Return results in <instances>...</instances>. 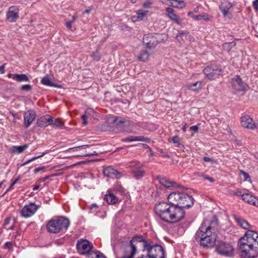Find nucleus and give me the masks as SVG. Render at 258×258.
I'll list each match as a JSON object with an SVG mask.
<instances>
[{"instance_id": "nucleus-1", "label": "nucleus", "mask_w": 258, "mask_h": 258, "mask_svg": "<svg viewBox=\"0 0 258 258\" xmlns=\"http://www.w3.org/2000/svg\"><path fill=\"white\" fill-rule=\"evenodd\" d=\"M235 220L240 226L247 230L239 241L241 256L244 258H254L258 254V233L250 230L251 226L245 220L236 218Z\"/></svg>"}, {"instance_id": "nucleus-2", "label": "nucleus", "mask_w": 258, "mask_h": 258, "mask_svg": "<svg viewBox=\"0 0 258 258\" xmlns=\"http://www.w3.org/2000/svg\"><path fill=\"white\" fill-rule=\"evenodd\" d=\"M133 247H129L127 250L134 253L136 248L142 246L145 258H164V251L162 246L154 244L152 240L141 235L134 237L131 240Z\"/></svg>"}, {"instance_id": "nucleus-3", "label": "nucleus", "mask_w": 258, "mask_h": 258, "mask_svg": "<svg viewBox=\"0 0 258 258\" xmlns=\"http://www.w3.org/2000/svg\"><path fill=\"white\" fill-rule=\"evenodd\" d=\"M156 215L162 220L169 223L179 221L184 216V212L180 207L169 206L165 202L159 203L154 208Z\"/></svg>"}, {"instance_id": "nucleus-4", "label": "nucleus", "mask_w": 258, "mask_h": 258, "mask_svg": "<svg viewBox=\"0 0 258 258\" xmlns=\"http://www.w3.org/2000/svg\"><path fill=\"white\" fill-rule=\"evenodd\" d=\"M212 226H207L203 223L196 235V240L200 242V245L204 247H212L216 246L217 236L212 230Z\"/></svg>"}, {"instance_id": "nucleus-5", "label": "nucleus", "mask_w": 258, "mask_h": 258, "mask_svg": "<svg viewBox=\"0 0 258 258\" xmlns=\"http://www.w3.org/2000/svg\"><path fill=\"white\" fill-rule=\"evenodd\" d=\"M168 201L172 206L180 207V208H189L194 204L192 197L184 193L180 189L171 192L168 196Z\"/></svg>"}, {"instance_id": "nucleus-6", "label": "nucleus", "mask_w": 258, "mask_h": 258, "mask_svg": "<svg viewBox=\"0 0 258 258\" xmlns=\"http://www.w3.org/2000/svg\"><path fill=\"white\" fill-rule=\"evenodd\" d=\"M69 225L68 219L61 217L50 220L47 223V228L49 232L57 233L63 229H67Z\"/></svg>"}, {"instance_id": "nucleus-7", "label": "nucleus", "mask_w": 258, "mask_h": 258, "mask_svg": "<svg viewBox=\"0 0 258 258\" xmlns=\"http://www.w3.org/2000/svg\"><path fill=\"white\" fill-rule=\"evenodd\" d=\"M234 247L229 243L222 241H217L216 244V251L219 254L231 256L234 253Z\"/></svg>"}, {"instance_id": "nucleus-8", "label": "nucleus", "mask_w": 258, "mask_h": 258, "mask_svg": "<svg viewBox=\"0 0 258 258\" xmlns=\"http://www.w3.org/2000/svg\"><path fill=\"white\" fill-rule=\"evenodd\" d=\"M240 123L242 127L253 130L258 129V120L254 121L253 119L248 115L242 116L240 118Z\"/></svg>"}, {"instance_id": "nucleus-9", "label": "nucleus", "mask_w": 258, "mask_h": 258, "mask_svg": "<svg viewBox=\"0 0 258 258\" xmlns=\"http://www.w3.org/2000/svg\"><path fill=\"white\" fill-rule=\"evenodd\" d=\"M93 246L89 241L86 239H80L77 243L78 251L81 254L89 253L92 249Z\"/></svg>"}, {"instance_id": "nucleus-10", "label": "nucleus", "mask_w": 258, "mask_h": 258, "mask_svg": "<svg viewBox=\"0 0 258 258\" xmlns=\"http://www.w3.org/2000/svg\"><path fill=\"white\" fill-rule=\"evenodd\" d=\"M38 207L34 203H30L24 206L20 210L21 216L27 218L32 216L36 212Z\"/></svg>"}, {"instance_id": "nucleus-11", "label": "nucleus", "mask_w": 258, "mask_h": 258, "mask_svg": "<svg viewBox=\"0 0 258 258\" xmlns=\"http://www.w3.org/2000/svg\"><path fill=\"white\" fill-rule=\"evenodd\" d=\"M205 77L209 80H214L217 78L222 72L221 69H214L212 67H207L203 70Z\"/></svg>"}, {"instance_id": "nucleus-12", "label": "nucleus", "mask_w": 258, "mask_h": 258, "mask_svg": "<svg viewBox=\"0 0 258 258\" xmlns=\"http://www.w3.org/2000/svg\"><path fill=\"white\" fill-rule=\"evenodd\" d=\"M19 9L16 6L11 7L7 14V19L10 22H14L16 21L19 17Z\"/></svg>"}, {"instance_id": "nucleus-13", "label": "nucleus", "mask_w": 258, "mask_h": 258, "mask_svg": "<svg viewBox=\"0 0 258 258\" xmlns=\"http://www.w3.org/2000/svg\"><path fill=\"white\" fill-rule=\"evenodd\" d=\"M36 117V114L33 110H29L26 111L24 116V126L28 127L34 121Z\"/></svg>"}, {"instance_id": "nucleus-14", "label": "nucleus", "mask_w": 258, "mask_h": 258, "mask_svg": "<svg viewBox=\"0 0 258 258\" xmlns=\"http://www.w3.org/2000/svg\"><path fill=\"white\" fill-rule=\"evenodd\" d=\"M103 173L105 176L112 178H119L121 177L120 173L111 167H108L104 168Z\"/></svg>"}, {"instance_id": "nucleus-15", "label": "nucleus", "mask_w": 258, "mask_h": 258, "mask_svg": "<svg viewBox=\"0 0 258 258\" xmlns=\"http://www.w3.org/2000/svg\"><path fill=\"white\" fill-rule=\"evenodd\" d=\"M232 86L234 90L237 91H241L245 90V87L240 78L236 76L232 79Z\"/></svg>"}, {"instance_id": "nucleus-16", "label": "nucleus", "mask_w": 258, "mask_h": 258, "mask_svg": "<svg viewBox=\"0 0 258 258\" xmlns=\"http://www.w3.org/2000/svg\"><path fill=\"white\" fill-rule=\"evenodd\" d=\"M242 200L245 202L258 207V199L249 194L241 195Z\"/></svg>"}, {"instance_id": "nucleus-17", "label": "nucleus", "mask_w": 258, "mask_h": 258, "mask_svg": "<svg viewBox=\"0 0 258 258\" xmlns=\"http://www.w3.org/2000/svg\"><path fill=\"white\" fill-rule=\"evenodd\" d=\"M166 11L167 12V15L169 17V18L174 21L175 23H176L178 25H181L182 21L179 18V17L176 15L174 12V10L170 8H167L166 9Z\"/></svg>"}, {"instance_id": "nucleus-18", "label": "nucleus", "mask_w": 258, "mask_h": 258, "mask_svg": "<svg viewBox=\"0 0 258 258\" xmlns=\"http://www.w3.org/2000/svg\"><path fill=\"white\" fill-rule=\"evenodd\" d=\"M203 82L202 81H197L192 84H186L185 88L189 90L192 91H199L203 87Z\"/></svg>"}, {"instance_id": "nucleus-19", "label": "nucleus", "mask_w": 258, "mask_h": 258, "mask_svg": "<svg viewBox=\"0 0 258 258\" xmlns=\"http://www.w3.org/2000/svg\"><path fill=\"white\" fill-rule=\"evenodd\" d=\"M9 77L18 82L29 81V79L26 74H9Z\"/></svg>"}, {"instance_id": "nucleus-20", "label": "nucleus", "mask_w": 258, "mask_h": 258, "mask_svg": "<svg viewBox=\"0 0 258 258\" xmlns=\"http://www.w3.org/2000/svg\"><path fill=\"white\" fill-rule=\"evenodd\" d=\"M232 7V4L227 1H224L220 6V9L224 15L226 16L229 10Z\"/></svg>"}, {"instance_id": "nucleus-21", "label": "nucleus", "mask_w": 258, "mask_h": 258, "mask_svg": "<svg viewBox=\"0 0 258 258\" xmlns=\"http://www.w3.org/2000/svg\"><path fill=\"white\" fill-rule=\"evenodd\" d=\"M50 116L48 115L41 117L37 121V125L42 127L48 126L49 125V120H50Z\"/></svg>"}, {"instance_id": "nucleus-22", "label": "nucleus", "mask_w": 258, "mask_h": 258, "mask_svg": "<svg viewBox=\"0 0 258 258\" xmlns=\"http://www.w3.org/2000/svg\"><path fill=\"white\" fill-rule=\"evenodd\" d=\"M49 125H53L55 127L58 128H62L63 126V122L62 119L55 118L50 116L49 120Z\"/></svg>"}, {"instance_id": "nucleus-23", "label": "nucleus", "mask_w": 258, "mask_h": 258, "mask_svg": "<svg viewBox=\"0 0 258 258\" xmlns=\"http://www.w3.org/2000/svg\"><path fill=\"white\" fill-rule=\"evenodd\" d=\"M159 182L163 185L165 186L167 188H172L176 187V183L174 182H172L168 180L164 177L158 178Z\"/></svg>"}, {"instance_id": "nucleus-24", "label": "nucleus", "mask_w": 258, "mask_h": 258, "mask_svg": "<svg viewBox=\"0 0 258 258\" xmlns=\"http://www.w3.org/2000/svg\"><path fill=\"white\" fill-rule=\"evenodd\" d=\"M104 200L107 203L111 205L114 204L118 201L117 198L110 192H109L108 194L105 195Z\"/></svg>"}, {"instance_id": "nucleus-25", "label": "nucleus", "mask_w": 258, "mask_h": 258, "mask_svg": "<svg viewBox=\"0 0 258 258\" xmlns=\"http://www.w3.org/2000/svg\"><path fill=\"white\" fill-rule=\"evenodd\" d=\"M41 82L43 85L45 86L55 87H59V86H57L53 83L51 78L48 75H46L44 78H43Z\"/></svg>"}, {"instance_id": "nucleus-26", "label": "nucleus", "mask_w": 258, "mask_h": 258, "mask_svg": "<svg viewBox=\"0 0 258 258\" xmlns=\"http://www.w3.org/2000/svg\"><path fill=\"white\" fill-rule=\"evenodd\" d=\"M148 139L145 138L143 136L138 137H129L122 140L124 142H134V141H141V142H147Z\"/></svg>"}, {"instance_id": "nucleus-27", "label": "nucleus", "mask_w": 258, "mask_h": 258, "mask_svg": "<svg viewBox=\"0 0 258 258\" xmlns=\"http://www.w3.org/2000/svg\"><path fill=\"white\" fill-rule=\"evenodd\" d=\"M186 34V31H178V34L176 36V39L179 43L183 44L185 42Z\"/></svg>"}, {"instance_id": "nucleus-28", "label": "nucleus", "mask_w": 258, "mask_h": 258, "mask_svg": "<svg viewBox=\"0 0 258 258\" xmlns=\"http://www.w3.org/2000/svg\"><path fill=\"white\" fill-rule=\"evenodd\" d=\"M150 54L147 50H143L141 52L138 56V59L140 61L146 62L148 60Z\"/></svg>"}, {"instance_id": "nucleus-29", "label": "nucleus", "mask_w": 258, "mask_h": 258, "mask_svg": "<svg viewBox=\"0 0 258 258\" xmlns=\"http://www.w3.org/2000/svg\"><path fill=\"white\" fill-rule=\"evenodd\" d=\"M28 147V146L27 145H24L23 146H13L11 148V151L13 153H21L23 151H24L25 149H26Z\"/></svg>"}, {"instance_id": "nucleus-30", "label": "nucleus", "mask_w": 258, "mask_h": 258, "mask_svg": "<svg viewBox=\"0 0 258 258\" xmlns=\"http://www.w3.org/2000/svg\"><path fill=\"white\" fill-rule=\"evenodd\" d=\"M192 18L196 20H205L206 21H208L211 19V17H210L206 13H203L199 15L192 16Z\"/></svg>"}, {"instance_id": "nucleus-31", "label": "nucleus", "mask_w": 258, "mask_h": 258, "mask_svg": "<svg viewBox=\"0 0 258 258\" xmlns=\"http://www.w3.org/2000/svg\"><path fill=\"white\" fill-rule=\"evenodd\" d=\"M159 43V41L155 38H153L152 40H150L146 43V47L148 48H154Z\"/></svg>"}, {"instance_id": "nucleus-32", "label": "nucleus", "mask_w": 258, "mask_h": 258, "mask_svg": "<svg viewBox=\"0 0 258 258\" xmlns=\"http://www.w3.org/2000/svg\"><path fill=\"white\" fill-rule=\"evenodd\" d=\"M134 176L137 178H140L142 177L144 175V171L141 169H133Z\"/></svg>"}, {"instance_id": "nucleus-33", "label": "nucleus", "mask_w": 258, "mask_h": 258, "mask_svg": "<svg viewBox=\"0 0 258 258\" xmlns=\"http://www.w3.org/2000/svg\"><path fill=\"white\" fill-rule=\"evenodd\" d=\"M148 11H144L142 10H138L137 12V18L138 20L141 21L143 20L144 18L147 15Z\"/></svg>"}, {"instance_id": "nucleus-34", "label": "nucleus", "mask_w": 258, "mask_h": 258, "mask_svg": "<svg viewBox=\"0 0 258 258\" xmlns=\"http://www.w3.org/2000/svg\"><path fill=\"white\" fill-rule=\"evenodd\" d=\"M113 121L116 124L124 123L125 125H127L129 123L128 121L124 120L120 118H113Z\"/></svg>"}, {"instance_id": "nucleus-35", "label": "nucleus", "mask_w": 258, "mask_h": 258, "mask_svg": "<svg viewBox=\"0 0 258 258\" xmlns=\"http://www.w3.org/2000/svg\"><path fill=\"white\" fill-rule=\"evenodd\" d=\"M169 141H172L174 144H175L176 147H180V146H181V144L179 143V139L177 136H174L171 138L169 139Z\"/></svg>"}, {"instance_id": "nucleus-36", "label": "nucleus", "mask_w": 258, "mask_h": 258, "mask_svg": "<svg viewBox=\"0 0 258 258\" xmlns=\"http://www.w3.org/2000/svg\"><path fill=\"white\" fill-rule=\"evenodd\" d=\"M88 147V145H83V146H78V147H74V148H70L69 149H68V152H70V151H79L81 149H85L87 147Z\"/></svg>"}, {"instance_id": "nucleus-37", "label": "nucleus", "mask_w": 258, "mask_h": 258, "mask_svg": "<svg viewBox=\"0 0 258 258\" xmlns=\"http://www.w3.org/2000/svg\"><path fill=\"white\" fill-rule=\"evenodd\" d=\"M235 45V43L233 42L230 43H225L223 44L224 48L227 50H229L231 49L232 47H233Z\"/></svg>"}, {"instance_id": "nucleus-38", "label": "nucleus", "mask_w": 258, "mask_h": 258, "mask_svg": "<svg viewBox=\"0 0 258 258\" xmlns=\"http://www.w3.org/2000/svg\"><path fill=\"white\" fill-rule=\"evenodd\" d=\"M46 153V152H44V153H42L41 155H39V156H38L34 157H33V158H31V159H30L28 160V161H27L24 163V164H25H25H28V163H30V162H31V161H34V160H36V159H38V158H40V157H42V156H44Z\"/></svg>"}, {"instance_id": "nucleus-39", "label": "nucleus", "mask_w": 258, "mask_h": 258, "mask_svg": "<svg viewBox=\"0 0 258 258\" xmlns=\"http://www.w3.org/2000/svg\"><path fill=\"white\" fill-rule=\"evenodd\" d=\"M92 56L93 59L96 61H98L100 58V56L98 51L94 52L92 54Z\"/></svg>"}, {"instance_id": "nucleus-40", "label": "nucleus", "mask_w": 258, "mask_h": 258, "mask_svg": "<svg viewBox=\"0 0 258 258\" xmlns=\"http://www.w3.org/2000/svg\"><path fill=\"white\" fill-rule=\"evenodd\" d=\"M32 89V86L30 85L27 84L21 86V89L24 91H30Z\"/></svg>"}, {"instance_id": "nucleus-41", "label": "nucleus", "mask_w": 258, "mask_h": 258, "mask_svg": "<svg viewBox=\"0 0 258 258\" xmlns=\"http://www.w3.org/2000/svg\"><path fill=\"white\" fill-rule=\"evenodd\" d=\"M186 40H188L189 42H191L194 41V38L192 37L189 33L188 31H187V34H186Z\"/></svg>"}, {"instance_id": "nucleus-42", "label": "nucleus", "mask_w": 258, "mask_h": 258, "mask_svg": "<svg viewBox=\"0 0 258 258\" xmlns=\"http://www.w3.org/2000/svg\"><path fill=\"white\" fill-rule=\"evenodd\" d=\"M240 172L241 174L243 175L245 180L250 178V177L247 173L244 172L243 170H240Z\"/></svg>"}, {"instance_id": "nucleus-43", "label": "nucleus", "mask_w": 258, "mask_h": 258, "mask_svg": "<svg viewBox=\"0 0 258 258\" xmlns=\"http://www.w3.org/2000/svg\"><path fill=\"white\" fill-rule=\"evenodd\" d=\"M82 118L83 119V124L84 125H86L88 124V122L87 121V116L86 114H83L82 115Z\"/></svg>"}, {"instance_id": "nucleus-44", "label": "nucleus", "mask_w": 258, "mask_h": 258, "mask_svg": "<svg viewBox=\"0 0 258 258\" xmlns=\"http://www.w3.org/2000/svg\"><path fill=\"white\" fill-rule=\"evenodd\" d=\"M203 160L206 162H211V163L214 162V160L213 159L210 158L209 157H204Z\"/></svg>"}, {"instance_id": "nucleus-45", "label": "nucleus", "mask_w": 258, "mask_h": 258, "mask_svg": "<svg viewBox=\"0 0 258 258\" xmlns=\"http://www.w3.org/2000/svg\"><path fill=\"white\" fill-rule=\"evenodd\" d=\"M151 4H152L151 2L149 1H147L143 4V7L145 8H148L151 5Z\"/></svg>"}, {"instance_id": "nucleus-46", "label": "nucleus", "mask_w": 258, "mask_h": 258, "mask_svg": "<svg viewBox=\"0 0 258 258\" xmlns=\"http://www.w3.org/2000/svg\"><path fill=\"white\" fill-rule=\"evenodd\" d=\"M201 175L205 179H207V180H209L210 182H214V179L212 178V177H210L209 176H208L206 175H203V174H201Z\"/></svg>"}, {"instance_id": "nucleus-47", "label": "nucleus", "mask_w": 258, "mask_h": 258, "mask_svg": "<svg viewBox=\"0 0 258 258\" xmlns=\"http://www.w3.org/2000/svg\"><path fill=\"white\" fill-rule=\"evenodd\" d=\"M97 155H98V153L96 151H94L92 153L84 155L83 156H84V157H91V156H96Z\"/></svg>"}, {"instance_id": "nucleus-48", "label": "nucleus", "mask_w": 258, "mask_h": 258, "mask_svg": "<svg viewBox=\"0 0 258 258\" xmlns=\"http://www.w3.org/2000/svg\"><path fill=\"white\" fill-rule=\"evenodd\" d=\"M73 21H67L66 22V26L69 29H71L72 26Z\"/></svg>"}, {"instance_id": "nucleus-49", "label": "nucleus", "mask_w": 258, "mask_h": 258, "mask_svg": "<svg viewBox=\"0 0 258 258\" xmlns=\"http://www.w3.org/2000/svg\"><path fill=\"white\" fill-rule=\"evenodd\" d=\"M45 169V167H39V168H35L34 170V173H36L40 171H43Z\"/></svg>"}, {"instance_id": "nucleus-50", "label": "nucleus", "mask_w": 258, "mask_h": 258, "mask_svg": "<svg viewBox=\"0 0 258 258\" xmlns=\"http://www.w3.org/2000/svg\"><path fill=\"white\" fill-rule=\"evenodd\" d=\"M253 6L256 11L258 10V0H255L253 2Z\"/></svg>"}, {"instance_id": "nucleus-51", "label": "nucleus", "mask_w": 258, "mask_h": 258, "mask_svg": "<svg viewBox=\"0 0 258 258\" xmlns=\"http://www.w3.org/2000/svg\"><path fill=\"white\" fill-rule=\"evenodd\" d=\"M54 175H50V176H46L45 177H43V178H41L39 179V181L41 182H44L46 180H47V179H48V178L50 177V176H53Z\"/></svg>"}, {"instance_id": "nucleus-52", "label": "nucleus", "mask_w": 258, "mask_h": 258, "mask_svg": "<svg viewBox=\"0 0 258 258\" xmlns=\"http://www.w3.org/2000/svg\"><path fill=\"white\" fill-rule=\"evenodd\" d=\"M190 130L194 131L195 132H197L199 130V127L197 125H194L190 127Z\"/></svg>"}, {"instance_id": "nucleus-53", "label": "nucleus", "mask_w": 258, "mask_h": 258, "mask_svg": "<svg viewBox=\"0 0 258 258\" xmlns=\"http://www.w3.org/2000/svg\"><path fill=\"white\" fill-rule=\"evenodd\" d=\"M10 220H11V218H7L5 220V222H4V228H7L6 227V226L9 224L10 223Z\"/></svg>"}, {"instance_id": "nucleus-54", "label": "nucleus", "mask_w": 258, "mask_h": 258, "mask_svg": "<svg viewBox=\"0 0 258 258\" xmlns=\"http://www.w3.org/2000/svg\"><path fill=\"white\" fill-rule=\"evenodd\" d=\"M18 179H16L11 184L10 186L9 187V188L7 190H10L18 181Z\"/></svg>"}, {"instance_id": "nucleus-55", "label": "nucleus", "mask_w": 258, "mask_h": 258, "mask_svg": "<svg viewBox=\"0 0 258 258\" xmlns=\"http://www.w3.org/2000/svg\"><path fill=\"white\" fill-rule=\"evenodd\" d=\"M12 246V243L10 242H7L6 243H5V246L7 248H10Z\"/></svg>"}, {"instance_id": "nucleus-56", "label": "nucleus", "mask_w": 258, "mask_h": 258, "mask_svg": "<svg viewBox=\"0 0 258 258\" xmlns=\"http://www.w3.org/2000/svg\"><path fill=\"white\" fill-rule=\"evenodd\" d=\"M116 190H117L120 192H122L123 191L122 189V187H121L120 185L116 186Z\"/></svg>"}, {"instance_id": "nucleus-57", "label": "nucleus", "mask_w": 258, "mask_h": 258, "mask_svg": "<svg viewBox=\"0 0 258 258\" xmlns=\"http://www.w3.org/2000/svg\"><path fill=\"white\" fill-rule=\"evenodd\" d=\"M132 20L133 21H139L137 18V16H134L132 17Z\"/></svg>"}, {"instance_id": "nucleus-58", "label": "nucleus", "mask_w": 258, "mask_h": 258, "mask_svg": "<svg viewBox=\"0 0 258 258\" xmlns=\"http://www.w3.org/2000/svg\"><path fill=\"white\" fill-rule=\"evenodd\" d=\"M39 186L40 185L39 184H36L33 186V189L34 190H37L39 188Z\"/></svg>"}, {"instance_id": "nucleus-59", "label": "nucleus", "mask_w": 258, "mask_h": 258, "mask_svg": "<svg viewBox=\"0 0 258 258\" xmlns=\"http://www.w3.org/2000/svg\"><path fill=\"white\" fill-rule=\"evenodd\" d=\"M0 73L1 74L4 73V67L3 66L0 67Z\"/></svg>"}, {"instance_id": "nucleus-60", "label": "nucleus", "mask_w": 258, "mask_h": 258, "mask_svg": "<svg viewBox=\"0 0 258 258\" xmlns=\"http://www.w3.org/2000/svg\"><path fill=\"white\" fill-rule=\"evenodd\" d=\"M186 127H187V125L186 124H184V125L183 126L182 128V131L184 132H185L186 131Z\"/></svg>"}, {"instance_id": "nucleus-61", "label": "nucleus", "mask_w": 258, "mask_h": 258, "mask_svg": "<svg viewBox=\"0 0 258 258\" xmlns=\"http://www.w3.org/2000/svg\"><path fill=\"white\" fill-rule=\"evenodd\" d=\"M77 18V16H75V15L73 16L72 17V20L71 21H73V22H74Z\"/></svg>"}, {"instance_id": "nucleus-62", "label": "nucleus", "mask_w": 258, "mask_h": 258, "mask_svg": "<svg viewBox=\"0 0 258 258\" xmlns=\"http://www.w3.org/2000/svg\"><path fill=\"white\" fill-rule=\"evenodd\" d=\"M14 228V225H12L9 228H6V229L8 230H13Z\"/></svg>"}, {"instance_id": "nucleus-63", "label": "nucleus", "mask_w": 258, "mask_h": 258, "mask_svg": "<svg viewBox=\"0 0 258 258\" xmlns=\"http://www.w3.org/2000/svg\"><path fill=\"white\" fill-rule=\"evenodd\" d=\"M91 10H92L91 9H90L89 10H86L84 12L85 13H88H88H89L91 12Z\"/></svg>"}, {"instance_id": "nucleus-64", "label": "nucleus", "mask_w": 258, "mask_h": 258, "mask_svg": "<svg viewBox=\"0 0 258 258\" xmlns=\"http://www.w3.org/2000/svg\"><path fill=\"white\" fill-rule=\"evenodd\" d=\"M188 15L191 16V17H192V16H194L192 15V13L191 12H189L188 13Z\"/></svg>"}]
</instances>
